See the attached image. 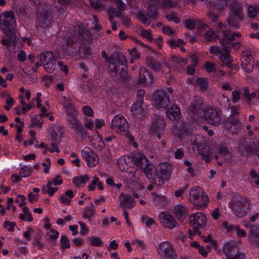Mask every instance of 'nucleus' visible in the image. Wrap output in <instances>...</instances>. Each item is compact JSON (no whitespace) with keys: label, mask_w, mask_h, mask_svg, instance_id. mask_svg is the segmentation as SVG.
I'll return each instance as SVG.
<instances>
[{"label":"nucleus","mask_w":259,"mask_h":259,"mask_svg":"<svg viewBox=\"0 0 259 259\" xmlns=\"http://www.w3.org/2000/svg\"><path fill=\"white\" fill-rule=\"evenodd\" d=\"M202 2V6L203 8H208L209 9L207 15L209 18L216 23L217 31L222 33V41L224 48L221 50L218 46H213L210 48V52L211 54L218 55L220 59L223 61L225 65H228L233 61L232 57L230 55L227 49L230 46L229 41L235 39L236 37H239V33H231L229 32L226 25H224L221 22L217 21L218 16L212 10L218 9L219 10L224 9L227 5V0H200Z\"/></svg>","instance_id":"1"},{"label":"nucleus","mask_w":259,"mask_h":259,"mask_svg":"<svg viewBox=\"0 0 259 259\" xmlns=\"http://www.w3.org/2000/svg\"><path fill=\"white\" fill-rule=\"evenodd\" d=\"M16 22L12 11H5L0 16V28L4 35L2 40L3 45L13 46L15 43L16 39L15 27Z\"/></svg>","instance_id":"2"},{"label":"nucleus","mask_w":259,"mask_h":259,"mask_svg":"<svg viewBox=\"0 0 259 259\" xmlns=\"http://www.w3.org/2000/svg\"><path fill=\"white\" fill-rule=\"evenodd\" d=\"M130 157L126 158L122 157L118 160L119 168L121 170H125L126 174L124 175V181L127 186L133 190L136 191L141 189L143 187V183L140 180L142 176L141 170L137 169L131 170L128 167L123 166L124 164H127V161H130Z\"/></svg>","instance_id":"3"},{"label":"nucleus","mask_w":259,"mask_h":259,"mask_svg":"<svg viewBox=\"0 0 259 259\" xmlns=\"http://www.w3.org/2000/svg\"><path fill=\"white\" fill-rule=\"evenodd\" d=\"M189 199L194 205L200 207H205L209 202L207 195L199 187H194L190 189Z\"/></svg>","instance_id":"4"},{"label":"nucleus","mask_w":259,"mask_h":259,"mask_svg":"<svg viewBox=\"0 0 259 259\" xmlns=\"http://www.w3.org/2000/svg\"><path fill=\"white\" fill-rule=\"evenodd\" d=\"M230 207L233 213L240 218L247 214L250 208V203L247 198L238 197L232 200Z\"/></svg>","instance_id":"5"},{"label":"nucleus","mask_w":259,"mask_h":259,"mask_svg":"<svg viewBox=\"0 0 259 259\" xmlns=\"http://www.w3.org/2000/svg\"><path fill=\"white\" fill-rule=\"evenodd\" d=\"M172 170V166L169 162L160 163L159 168L156 169V172L154 174L153 180L155 183L159 186L163 185L164 181L169 179Z\"/></svg>","instance_id":"6"},{"label":"nucleus","mask_w":259,"mask_h":259,"mask_svg":"<svg viewBox=\"0 0 259 259\" xmlns=\"http://www.w3.org/2000/svg\"><path fill=\"white\" fill-rule=\"evenodd\" d=\"M204 118L209 124L212 125L219 126L222 120V112L212 107L206 108L204 111Z\"/></svg>","instance_id":"7"},{"label":"nucleus","mask_w":259,"mask_h":259,"mask_svg":"<svg viewBox=\"0 0 259 259\" xmlns=\"http://www.w3.org/2000/svg\"><path fill=\"white\" fill-rule=\"evenodd\" d=\"M192 142L194 145L197 146L201 158L206 162H209L210 161V149L206 144L205 140L201 135H197L195 137Z\"/></svg>","instance_id":"8"},{"label":"nucleus","mask_w":259,"mask_h":259,"mask_svg":"<svg viewBox=\"0 0 259 259\" xmlns=\"http://www.w3.org/2000/svg\"><path fill=\"white\" fill-rule=\"evenodd\" d=\"M111 128L116 133L124 134L128 130V124L121 115L115 116L111 121Z\"/></svg>","instance_id":"9"},{"label":"nucleus","mask_w":259,"mask_h":259,"mask_svg":"<svg viewBox=\"0 0 259 259\" xmlns=\"http://www.w3.org/2000/svg\"><path fill=\"white\" fill-rule=\"evenodd\" d=\"M190 222L194 233H198V229L204 228L206 224V217L201 212H197L190 216Z\"/></svg>","instance_id":"10"},{"label":"nucleus","mask_w":259,"mask_h":259,"mask_svg":"<svg viewBox=\"0 0 259 259\" xmlns=\"http://www.w3.org/2000/svg\"><path fill=\"white\" fill-rule=\"evenodd\" d=\"M223 252L227 259H243V255L239 252V248L233 242L226 243L223 247Z\"/></svg>","instance_id":"11"},{"label":"nucleus","mask_w":259,"mask_h":259,"mask_svg":"<svg viewBox=\"0 0 259 259\" xmlns=\"http://www.w3.org/2000/svg\"><path fill=\"white\" fill-rule=\"evenodd\" d=\"M156 249L163 259H176L172 247L167 241H164L158 244Z\"/></svg>","instance_id":"12"},{"label":"nucleus","mask_w":259,"mask_h":259,"mask_svg":"<svg viewBox=\"0 0 259 259\" xmlns=\"http://www.w3.org/2000/svg\"><path fill=\"white\" fill-rule=\"evenodd\" d=\"M230 16L228 19V23L229 26L233 28H237L239 23L242 19L241 7L237 5L236 7L231 6Z\"/></svg>","instance_id":"13"},{"label":"nucleus","mask_w":259,"mask_h":259,"mask_svg":"<svg viewBox=\"0 0 259 259\" xmlns=\"http://www.w3.org/2000/svg\"><path fill=\"white\" fill-rule=\"evenodd\" d=\"M153 99L155 106L158 109L165 108L169 103V99L166 93L161 90L155 92L153 95Z\"/></svg>","instance_id":"14"},{"label":"nucleus","mask_w":259,"mask_h":259,"mask_svg":"<svg viewBox=\"0 0 259 259\" xmlns=\"http://www.w3.org/2000/svg\"><path fill=\"white\" fill-rule=\"evenodd\" d=\"M161 225L164 228L171 230L178 226V223L170 214L166 212H161L158 216Z\"/></svg>","instance_id":"15"},{"label":"nucleus","mask_w":259,"mask_h":259,"mask_svg":"<svg viewBox=\"0 0 259 259\" xmlns=\"http://www.w3.org/2000/svg\"><path fill=\"white\" fill-rule=\"evenodd\" d=\"M110 73L116 79L124 81L128 76L127 66H113L110 68Z\"/></svg>","instance_id":"16"},{"label":"nucleus","mask_w":259,"mask_h":259,"mask_svg":"<svg viewBox=\"0 0 259 259\" xmlns=\"http://www.w3.org/2000/svg\"><path fill=\"white\" fill-rule=\"evenodd\" d=\"M82 156L87 162L88 166L94 167L99 161L96 153L89 148H85L81 151Z\"/></svg>","instance_id":"17"},{"label":"nucleus","mask_w":259,"mask_h":259,"mask_svg":"<svg viewBox=\"0 0 259 259\" xmlns=\"http://www.w3.org/2000/svg\"><path fill=\"white\" fill-rule=\"evenodd\" d=\"M237 150L242 155L253 153V142H251L250 139H242L238 144Z\"/></svg>","instance_id":"18"},{"label":"nucleus","mask_w":259,"mask_h":259,"mask_svg":"<svg viewBox=\"0 0 259 259\" xmlns=\"http://www.w3.org/2000/svg\"><path fill=\"white\" fill-rule=\"evenodd\" d=\"M131 111L136 118L141 119L147 114V106L144 103L136 102L131 106Z\"/></svg>","instance_id":"19"},{"label":"nucleus","mask_w":259,"mask_h":259,"mask_svg":"<svg viewBox=\"0 0 259 259\" xmlns=\"http://www.w3.org/2000/svg\"><path fill=\"white\" fill-rule=\"evenodd\" d=\"M102 54L109 65L124 64L126 62L125 56L121 53H114L109 59L107 58L105 52H102Z\"/></svg>","instance_id":"20"},{"label":"nucleus","mask_w":259,"mask_h":259,"mask_svg":"<svg viewBox=\"0 0 259 259\" xmlns=\"http://www.w3.org/2000/svg\"><path fill=\"white\" fill-rule=\"evenodd\" d=\"M153 78L145 67L140 68L139 75V83L143 86H150L152 83Z\"/></svg>","instance_id":"21"},{"label":"nucleus","mask_w":259,"mask_h":259,"mask_svg":"<svg viewBox=\"0 0 259 259\" xmlns=\"http://www.w3.org/2000/svg\"><path fill=\"white\" fill-rule=\"evenodd\" d=\"M38 59L36 65H54L57 64L53 53L50 51H46L41 54Z\"/></svg>","instance_id":"22"},{"label":"nucleus","mask_w":259,"mask_h":259,"mask_svg":"<svg viewBox=\"0 0 259 259\" xmlns=\"http://www.w3.org/2000/svg\"><path fill=\"white\" fill-rule=\"evenodd\" d=\"M119 205L123 209L125 208H133L135 206V202L131 196L121 194L119 197Z\"/></svg>","instance_id":"23"},{"label":"nucleus","mask_w":259,"mask_h":259,"mask_svg":"<svg viewBox=\"0 0 259 259\" xmlns=\"http://www.w3.org/2000/svg\"><path fill=\"white\" fill-rule=\"evenodd\" d=\"M172 212L178 220L185 219L188 214V209L186 206L182 204H177L174 206Z\"/></svg>","instance_id":"24"},{"label":"nucleus","mask_w":259,"mask_h":259,"mask_svg":"<svg viewBox=\"0 0 259 259\" xmlns=\"http://www.w3.org/2000/svg\"><path fill=\"white\" fill-rule=\"evenodd\" d=\"M166 116L171 120H177L180 119L181 113L180 108L176 105H172L167 109Z\"/></svg>","instance_id":"25"},{"label":"nucleus","mask_w":259,"mask_h":259,"mask_svg":"<svg viewBox=\"0 0 259 259\" xmlns=\"http://www.w3.org/2000/svg\"><path fill=\"white\" fill-rule=\"evenodd\" d=\"M219 154L215 156V159L221 158L223 162L228 163L230 161L231 157L225 146L221 145L218 147Z\"/></svg>","instance_id":"26"},{"label":"nucleus","mask_w":259,"mask_h":259,"mask_svg":"<svg viewBox=\"0 0 259 259\" xmlns=\"http://www.w3.org/2000/svg\"><path fill=\"white\" fill-rule=\"evenodd\" d=\"M63 130L62 127L58 125H54L52 127L50 130V135L51 140L60 141L63 134Z\"/></svg>","instance_id":"27"},{"label":"nucleus","mask_w":259,"mask_h":259,"mask_svg":"<svg viewBox=\"0 0 259 259\" xmlns=\"http://www.w3.org/2000/svg\"><path fill=\"white\" fill-rule=\"evenodd\" d=\"M150 133L153 136H156L158 139L161 138V135L163 133V125L161 123L157 122H154L150 126Z\"/></svg>","instance_id":"28"},{"label":"nucleus","mask_w":259,"mask_h":259,"mask_svg":"<svg viewBox=\"0 0 259 259\" xmlns=\"http://www.w3.org/2000/svg\"><path fill=\"white\" fill-rule=\"evenodd\" d=\"M134 164L138 167L143 168V165L147 163V158L141 153H137L134 155L132 158Z\"/></svg>","instance_id":"29"},{"label":"nucleus","mask_w":259,"mask_h":259,"mask_svg":"<svg viewBox=\"0 0 259 259\" xmlns=\"http://www.w3.org/2000/svg\"><path fill=\"white\" fill-rule=\"evenodd\" d=\"M185 26L187 28L192 29L195 27L201 30V28H205V24L200 20L195 21L193 20L188 19L185 22Z\"/></svg>","instance_id":"30"},{"label":"nucleus","mask_w":259,"mask_h":259,"mask_svg":"<svg viewBox=\"0 0 259 259\" xmlns=\"http://www.w3.org/2000/svg\"><path fill=\"white\" fill-rule=\"evenodd\" d=\"M249 240L250 243L254 246L259 244V229L254 230L253 227L250 231L249 236Z\"/></svg>","instance_id":"31"},{"label":"nucleus","mask_w":259,"mask_h":259,"mask_svg":"<svg viewBox=\"0 0 259 259\" xmlns=\"http://www.w3.org/2000/svg\"><path fill=\"white\" fill-rule=\"evenodd\" d=\"M201 35H204L205 38L208 40H211L215 38L217 35L212 31L210 30L209 28L205 24V28H201L200 30Z\"/></svg>","instance_id":"32"},{"label":"nucleus","mask_w":259,"mask_h":259,"mask_svg":"<svg viewBox=\"0 0 259 259\" xmlns=\"http://www.w3.org/2000/svg\"><path fill=\"white\" fill-rule=\"evenodd\" d=\"M73 196L74 194L73 191L71 190H68L65 192L64 195L60 196V202L63 204L68 205Z\"/></svg>","instance_id":"33"},{"label":"nucleus","mask_w":259,"mask_h":259,"mask_svg":"<svg viewBox=\"0 0 259 259\" xmlns=\"http://www.w3.org/2000/svg\"><path fill=\"white\" fill-rule=\"evenodd\" d=\"M89 180V176L85 175L75 177L73 180V183L77 187H80L82 185H84Z\"/></svg>","instance_id":"34"},{"label":"nucleus","mask_w":259,"mask_h":259,"mask_svg":"<svg viewBox=\"0 0 259 259\" xmlns=\"http://www.w3.org/2000/svg\"><path fill=\"white\" fill-rule=\"evenodd\" d=\"M203 104L202 98L199 96H195L193 101L191 102V110L194 111H198L201 108Z\"/></svg>","instance_id":"35"},{"label":"nucleus","mask_w":259,"mask_h":259,"mask_svg":"<svg viewBox=\"0 0 259 259\" xmlns=\"http://www.w3.org/2000/svg\"><path fill=\"white\" fill-rule=\"evenodd\" d=\"M92 143L94 146L99 150L102 149L104 147V142L100 137L98 132H96V134L92 139Z\"/></svg>","instance_id":"36"},{"label":"nucleus","mask_w":259,"mask_h":259,"mask_svg":"<svg viewBox=\"0 0 259 259\" xmlns=\"http://www.w3.org/2000/svg\"><path fill=\"white\" fill-rule=\"evenodd\" d=\"M156 4L161 5L163 7L167 8L169 7L179 6L181 7L180 1L178 3L171 0H153Z\"/></svg>","instance_id":"37"},{"label":"nucleus","mask_w":259,"mask_h":259,"mask_svg":"<svg viewBox=\"0 0 259 259\" xmlns=\"http://www.w3.org/2000/svg\"><path fill=\"white\" fill-rule=\"evenodd\" d=\"M144 168V172L148 179H152L154 177L155 172H156V169L155 168L153 165L149 163H146Z\"/></svg>","instance_id":"38"},{"label":"nucleus","mask_w":259,"mask_h":259,"mask_svg":"<svg viewBox=\"0 0 259 259\" xmlns=\"http://www.w3.org/2000/svg\"><path fill=\"white\" fill-rule=\"evenodd\" d=\"M96 186L99 190H102L103 189L102 183L99 180V178L98 177L95 176L93 177L92 183L89 184L88 186L89 190L90 191L94 190Z\"/></svg>","instance_id":"39"},{"label":"nucleus","mask_w":259,"mask_h":259,"mask_svg":"<svg viewBox=\"0 0 259 259\" xmlns=\"http://www.w3.org/2000/svg\"><path fill=\"white\" fill-rule=\"evenodd\" d=\"M152 198L156 205H162L165 202V198L164 196L159 195L156 193H152Z\"/></svg>","instance_id":"40"},{"label":"nucleus","mask_w":259,"mask_h":259,"mask_svg":"<svg viewBox=\"0 0 259 259\" xmlns=\"http://www.w3.org/2000/svg\"><path fill=\"white\" fill-rule=\"evenodd\" d=\"M66 117L70 124L75 122L78 120L77 117L75 109H70L68 112H67Z\"/></svg>","instance_id":"41"},{"label":"nucleus","mask_w":259,"mask_h":259,"mask_svg":"<svg viewBox=\"0 0 259 259\" xmlns=\"http://www.w3.org/2000/svg\"><path fill=\"white\" fill-rule=\"evenodd\" d=\"M241 61V65H251L254 63L253 57L250 54L245 52L243 53Z\"/></svg>","instance_id":"42"},{"label":"nucleus","mask_w":259,"mask_h":259,"mask_svg":"<svg viewBox=\"0 0 259 259\" xmlns=\"http://www.w3.org/2000/svg\"><path fill=\"white\" fill-rule=\"evenodd\" d=\"M41 115H35L31 118V123L33 126L41 128L44 123V119Z\"/></svg>","instance_id":"43"},{"label":"nucleus","mask_w":259,"mask_h":259,"mask_svg":"<svg viewBox=\"0 0 259 259\" xmlns=\"http://www.w3.org/2000/svg\"><path fill=\"white\" fill-rule=\"evenodd\" d=\"M196 81L201 91H205L207 90L209 82L206 78L199 77Z\"/></svg>","instance_id":"44"},{"label":"nucleus","mask_w":259,"mask_h":259,"mask_svg":"<svg viewBox=\"0 0 259 259\" xmlns=\"http://www.w3.org/2000/svg\"><path fill=\"white\" fill-rule=\"evenodd\" d=\"M191 246L196 248L198 250L199 253L203 257L207 255L208 252L204 247L200 246L197 242L194 241L191 243Z\"/></svg>","instance_id":"45"},{"label":"nucleus","mask_w":259,"mask_h":259,"mask_svg":"<svg viewBox=\"0 0 259 259\" xmlns=\"http://www.w3.org/2000/svg\"><path fill=\"white\" fill-rule=\"evenodd\" d=\"M250 180L252 183H254L256 186H259V175L254 170L251 169L249 172Z\"/></svg>","instance_id":"46"},{"label":"nucleus","mask_w":259,"mask_h":259,"mask_svg":"<svg viewBox=\"0 0 259 259\" xmlns=\"http://www.w3.org/2000/svg\"><path fill=\"white\" fill-rule=\"evenodd\" d=\"M95 210L90 207H87L82 212V217L85 219H89L91 220V217L94 215Z\"/></svg>","instance_id":"47"},{"label":"nucleus","mask_w":259,"mask_h":259,"mask_svg":"<svg viewBox=\"0 0 259 259\" xmlns=\"http://www.w3.org/2000/svg\"><path fill=\"white\" fill-rule=\"evenodd\" d=\"M53 184V182L51 181H50L48 182V184L47 185V193L48 194L52 196L54 195L55 193L58 190L57 187H52V185Z\"/></svg>","instance_id":"48"},{"label":"nucleus","mask_w":259,"mask_h":259,"mask_svg":"<svg viewBox=\"0 0 259 259\" xmlns=\"http://www.w3.org/2000/svg\"><path fill=\"white\" fill-rule=\"evenodd\" d=\"M166 19L170 22H174L176 23L179 22L180 19L177 14L174 12H171L166 16Z\"/></svg>","instance_id":"49"},{"label":"nucleus","mask_w":259,"mask_h":259,"mask_svg":"<svg viewBox=\"0 0 259 259\" xmlns=\"http://www.w3.org/2000/svg\"><path fill=\"white\" fill-rule=\"evenodd\" d=\"M77 138L81 140L85 138L87 136V133L84 130L83 126L75 131Z\"/></svg>","instance_id":"50"},{"label":"nucleus","mask_w":259,"mask_h":259,"mask_svg":"<svg viewBox=\"0 0 259 259\" xmlns=\"http://www.w3.org/2000/svg\"><path fill=\"white\" fill-rule=\"evenodd\" d=\"M142 221L147 227H150L152 225L155 224L154 219L149 217L148 216H145L142 217Z\"/></svg>","instance_id":"51"},{"label":"nucleus","mask_w":259,"mask_h":259,"mask_svg":"<svg viewBox=\"0 0 259 259\" xmlns=\"http://www.w3.org/2000/svg\"><path fill=\"white\" fill-rule=\"evenodd\" d=\"M51 146L52 148L49 149V151L50 152H56L59 153L60 152V150L58 147V145L60 143V141H57V140H51Z\"/></svg>","instance_id":"52"},{"label":"nucleus","mask_w":259,"mask_h":259,"mask_svg":"<svg viewBox=\"0 0 259 259\" xmlns=\"http://www.w3.org/2000/svg\"><path fill=\"white\" fill-rule=\"evenodd\" d=\"M47 234L49 236L50 238L52 240L57 239L58 238L59 235V233L58 231L53 229H48Z\"/></svg>","instance_id":"53"},{"label":"nucleus","mask_w":259,"mask_h":259,"mask_svg":"<svg viewBox=\"0 0 259 259\" xmlns=\"http://www.w3.org/2000/svg\"><path fill=\"white\" fill-rule=\"evenodd\" d=\"M61 247L62 249L68 248L70 247V243L68 239L65 236L61 237L60 239Z\"/></svg>","instance_id":"54"},{"label":"nucleus","mask_w":259,"mask_h":259,"mask_svg":"<svg viewBox=\"0 0 259 259\" xmlns=\"http://www.w3.org/2000/svg\"><path fill=\"white\" fill-rule=\"evenodd\" d=\"M31 168L24 166L21 169L20 173L21 177H27L31 174Z\"/></svg>","instance_id":"55"},{"label":"nucleus","mask_w":259,"mask_h":259,"mask_svg":"<svg viewBox=\"0 0 259 259\" xmlns=\"http://www.w3.org/2000/svg\"><path fill=\"white\" fill-rule=\"evenodd\" d=\"M41 240L42 238L39 235H36L34 238V244H36L37 247L40 249H42L44 247V243L41 241Z\"/></svg>","instance_id":"56"},{"label":"nucleus","mask_w":259,"mask_h":259,"mask_svg":"<svg viewBox=\"0 0 259 259\" xmlns=\"http://www.w3.org/2000/svg\"><path fill=\"white\" fill-rule=\"evenodd\" d=\"M91 245L94 246H100L102 244V240L99 237H91L89 238Z\"/></svg>","instance_id":"57"},{"label":"nucleus","mask_w":259,"mask_h":259,"mask_svg":"<svg viewBox=\"0 0 259 259\" xmlns=\"http://www.w3.org/2000/svg\"><path fill=\"white\" fill-rule=\"evenodd\" d=\"M189 133V127L187 124H184L179 127L178 134L179 135H187Z\"/></svg>","instance_id":"58"},{"label":"nucleus","mask_w":259,"mask_h":259,"mask_svg":"<svg viewBox=\"0 0 259 259\" xmlns=\"http://www.w3.org/2000/svg\"><path fill=\"white\" fill-rule=\"evenodd\" d=\"M82 112L84 115L88 116H93L94 115V111L92 108L89 106H85L82 108Z\"/></svg>","instance_id":"59"},{"label":"nucleus","mask_w":259,"mask_h":259,"mask_svg":"<svg viewBox=\"0 0 259 259\" xmlns=\"http://www.w3.org/2000/svg\"><path fill=\"white\" fill-rule=\"evenodd\" d=\"M130 53L131 56L130 62L133 64L134 63V61L139 57V53L135 48H133L130 51Z\"/></svg>","instance_id":"60"},{"label":"nucleus","mask_w":259,"mask_h":259,"mask_svg":"<svg viewBox=\"0 0 259 259\" xmlns=\"http://www.w3.org/2000/svg\"><path fill=\"white\" fill-rule=\"evenodd\" d=\"M174 154L176 159H181L184 156V151L182 148H178L174 152Z\"/></svg>","instance_id":"61"},{"label":"nucleus","mask_w":259,"mask_h":259,"mask_svg":"<svg viewBox=\"0 0 259 259\" xmlns=\"http://www.w3.org/2000/svg\"><path fill=\"white\" fill-rule=\"evenodd\" d=\"M222 225L224 228L229 233L232 232L233 230L235 229V226L230 224L227 221L223 222Z\"/></svg>","instance_id":"62"},{"label":"nucleus","mask_w":259,"mask_h":259,"mask_svg":"<svg viewBox=\"0 0 259 259\" xmlns=\"http://www.w3.org/2000/svg\"><path fill=\"white\" fill-rule=\"evenodd\" d=\"M133 245H136L138 248L143 249L145 248V244L143 240L136 239L132 241Z\"/></svg>","instance_id":"63"},{"label":"nucleus","mask_w":259,"mask_h":259,"mask_svg":"<svg viewBox=\"0 0 259 259\" xmlns=\"http://www.w3.org/2000/svg\"><path fill=\"white\" fill-rule=\"evenodd\" d=\"M257 10L254 6H249L248 8V16L249 17L252 18L256 14Z\"/></svg>","instance_id":"64"}]
</instances>
